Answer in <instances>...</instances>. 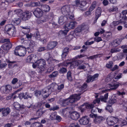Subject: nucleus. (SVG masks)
Listing matches in <instances>:
<instances>
[{
    "label": "nucleus",
    "mask_w": 127,
    "mask_h": 127,
    "mask_svg": "<svg viewBox=\"0 0 127 127\" xmlns=\"http://www.w3.org/2000/svg\"><path fill=\"white\" fill-rule=\"evenodd\" d=\"M31 56L33 67L35 68L38 67L40 68L41 70H44L46 64L45 61L43 59L37 60V57L35 55L32 54Z\"/></svg>",
    "instance_id": "f257e3e1"
},
{
    "label": "nucleus",
    "mask_w": 127,
    "mask_h": 127,
    "mask_svg": "<svg viewBox=\"0 0 127 127\" xmlns=\"http://www.w3.org/2000/svg\"><path fill=\"white\" fill-rule=\"evenodd\" d=\"M54 84H52L45 88L42 91L36 90L34 92L35 95L36 96L41 95L44 99L47 98L51 93L53 89Z\"/></svg>",
    "instance_id": "f03ea898"
},
{
    "label": "nucleus",
    "mask_w": 127,
    "mask_h": 127,
    "mask_svg": "<svg viewBox=\"0 0 127 127\" xmlns=\"http://www.w3.org/2000/svg\"><path fill=\"white\" fill-rule=\"evenodd\" d=\"M61 11L62 13L67 18L70 20H74V15L72 12H70V6L68 5L64 6L61 8Z\"/></svg>",
    "instance_id": "7ed1b4c3"
},
{
    "label": "nucleus",
    "mask_w": 127,
    "mask_h": 127,
    "mask_svg": "<svg viewBox=\"0 0 127 127\" xmlns=\"http://www.w3.org/2000/svg\"><path fill=\"white\" fill-rule=\"evenodd\" d=\"M76 25V23L75 21L71 22L66 24L64 27V30L60 31L59 32V34L60 35H66L69 30L71 29H74Z\"/></svg>",
    "instance_id": "20e7f679"
},
{
    "label": "nucleus",
    "mask_w": 127,
    "mask_h": 127,
    "mask_svg": "<svg viewBox=\"0 0 127 127\" xmlns=\"http://www.w3.org/2000/svg\"><path fill=\"white\" fill-rule=\"evenodd\" d=\"M26 53V48L22 46H19L16 47L14 51L15 54L20 56H24Z\"/></svg>",
    "instance_id": "39448f33"
},
{
    "label": "nucleus",
    "mask_w": 127,
    "mask_h": 127,
    "mask_svg": "<svg viewBox=\"0 0 127 127\" xmlns=\"http://www.w3.org/2000/svg\"><path fill=\"white\" fill-rule=\"evenodd\" d=\"M122 76L123 74L121 73H118L116 75V73H115L114 74L111 72L107 76L105 81L106 82H108L112 78H113L114 80L117 81L122 78Z\"/></svg>",
    "instance_id": "423d86ee"
},
{
    "label": "nucleus",
    "mask_w": 127,
    "mask_h": 127,
    "mask_svg": "<svg viewBox=\"0 0 127 127\" xmlns=\"http://www.w3.org/2000/svg\"><path fill=\"white\" fill-rule=\"evenodd\" d=\"M4 30L5 31L7 32L10 35H14L16 32V29L12 24H9L6 25Z\"/></svg>",
    "instance_id": "0eeeda50"
},
{
    "label": "nucleus",
    "mask_w": 127,
    "mask_h": 127,
    "mask_svg": "<svg viewBox=\"0 0 127 127\" xmlns=\"http://www.w3.org/2000/svg\"><path fill=\"white\" fill-rule=\"evenodd\" d=\"M82 93H80L78 94H75L70 96L68 98H67L69 104L71 103H74L75 101L79 100L81 98L80 95Z\"/></svg>",
    "instance_id": "6e6552de"
},
{
    "label": "nucleus",
    "mask_w": 127,
    "mask_h": 127,
    "mask_svg": "<svg viewBox=\"0 0 127 127\" xmlns=\"http://www.w3.org/2000/svg\"><path fill=\"white\" fill-rule=\"evenodd\" d=\"M118 121V119L117 117L109 116L107 119V124L109 126L114 125L116 124Z\"/></svg>",
    "instance_id": "1a4fd4ad"
},
{
    "label": "nucleus",
    "mask_w": 127,
    "mask_h": 127,
    "mask_svg": "<svg viewBox=\"0 0 127 127\" xmlns=\"http://www.w3.org/2000/svg\"><path fill=\"white\" fill-rule=\"evenodd\" d=\"M63 66H65L70 65V67L71 68L77 66L78 65L77 61H74L70 63L69 60H66L63 63Z\"/></svg>",
    "instance_id": "9d476101"
},
{
    "label": "nucleus",
    "mask_w": 127,
    "mask_h": 127,
    "mask_svg": "<svg viewBox=\"0 0 127 127\" xmlns=\"http://www.w3.org/2000/svg\"><path fill=\"white\" fill-rule=\"evenodd\" d=\"M108 93H106L104 95V96H101L99 98H96L95 100H94L93 103L94 104L96 103L99 104L100 102V100L102 102H106L108 98Z\"/></svg>",
    "instance_id": "9b49d317"
},
{
    "label": "nucleus",
    "mask_w": 127,
    "mask_h": 127,
    "mask_svg": "<svg viewBox=\"0 0 127 127\" xmlns=\"http://www.w3.org/2000/svg\"><path fill=\"white\" fill-rule=\"evenodd\" d=\"M94 105L93 104H90L87 103H84L80 106L79 109L81 112H83L86 108L92 109L94 107Z\"/></svg>",
    "instance_id": "f8f14e48"
},
{
    "label": "nucleus",
    "mask_w": 127,
    "mask_h": 127,
    "mask_svg": "<svg viewBox=\"0 0 127 127\" xmlns=\"http://www.w3.org/2000/svg\"><path fill=\"white\" fill-rule=\"evenodd\" d=\"M79 122L81 125H87L88 124L89 122V119L87 116H84L80 119L79 120Z\"/></svg>",
    "instance_id": "ddd939ff"
},
{
    "label": "nucleus",
    "mask_w": 127,
    "mask_h": 127,
    "mask_svg": "<svg viewBox=\"0 0 127 127\" xmlns=\"http://www.w3.org/2000/svg\"><path fill=\"white\" fill-rule=\"evenodd\" d=\"M32 15V14L30 12L26 11L22 13L21 17L23 20L26 21L31 18Z\"/></svg>",
    "instance_id": "4468645a"
},
{
    "label": "nucleus",
    "mask_w": 127,
    "mask_h": 127,
    "mask_svg": "<svg viewBox=\"0 0 127 127\" xmlns=\"http://www.w3.org/2000/svg\"><path fill=\"white\" fill-rule=\"evenodd\" d=\"M71 118L73 120H76L80 117L79 113L76 111L69 112Z\"/></svg>",
    "instance_id": "2eb2a0df"
},
{
    "label": "nucleus",
    "mask_w": 127,
    "mask_h": 127,
    "mask_svg": "<svg viewBox=\"0 0 127 127\" xmlns=\"http://www.w3.org/2000/svg\"><path fill=\"white\" fill-rule=\"evenodd\" d=\"M12 107L14 109L18 110H22L24 108V106L23 105H20L17 102H15L12 105Z\"/></svg>",
    "instance_id": "dca6fc26"
},
{
    "label": "nucleus",
    "mask_w": 127,
    "mask_h": 127,
    "mask_svg": "<svg viewBox=\"0 0 127 127\" xmlns=\"http://www.w3.org/2000/svg\"><path fill=\"white\" fill-rule=\"evenodd\" d=\"M33 13L36 17L39 18L42 17L43 15V13L40 9L37 8L33 12Z\"/></svg>",
    "instance_id": "f3484780"
},
{
    "label": "nucleus",
    "mask_w": 127,
    "mask_h": 127,
    "mask_svg": "<svg viewBox=\"0 0 127 127\" xmlns=\"http://www.w3.org/2000/svg\"><path fill=\"white\" fill-rule=\"evenodd\" d=\"M99 75L98 73H96L93 76L91 75L89 76L87 78L86 82L87 83L89 82H92L94 81L95 80L97 79Z\"/></svg>",
    "instance_id": "a211bd4d"
},
{
    "label": "nucleus",
    "mask_w": 127,
    "mask_h": 127,
    "mask_svg": "<svg viewBox=\"0 0 127 127\" xmlns=\"http://www.w3.org/2000/svg\"><path fill=\"white\" fill-rule=\"evenodd\" d=\"M18 96L20 99L23 98L25 99H27L29 98H31L32 97V96L29 95V93L27 92L25 93H21Z\"/></svg>",
    "instance_id": "6ab92c4d"
},
{
    "label": "nucleus",
    "mask_w": 127,
    "mask_h": 127,
    "mask_svg": "<svg viewBox=\"0 0 127 127\" xmlns=\"http://www.w3.org/2000/svg\"><path fill=\"white\" fill-rule=\"evenodd\" d=\"M66 20H70L67 18L66 16H62L60 17L58 19V23L61 25L63 24L64 22H65Z\"/></svg>",
    "instance_id": "aec40b11"
},
{
    "label": "nucleus",
    "mask_w": 127,
    "mask_h": 127,
    "mask_svg": "<svg viewBox=\"0 0 127 127\" xmlns=\"http://www.w3.org/2000/svg\"><path fill=\"white\" fill-rule=\"evenodd\" d=\"M120 85V84L119 83L117 82L114 84H109L108 85V87L111 90H115L117 89Z\"/></svg>",
    "instance_id": "412c9836"
},
{
    "label": "nucleus",
    "mask_w": 127,
    "mask_h": 127,
    "mask_svg": "<svg viewBox=\"0 0 127 127\" xmlns=\"http://www.w3.org/2000/svg\"><path fill=\"white\" fill-rule=\"evenodd\" d=\"M103 118L101 116H98L97 115L94 120V122L95 124H99L103 120Z\"/></svg>",
    "instance_id": "4be33fe9"
},
{
    "label": "nucleus",
    "mask_w": 127,
    "mask_h": 127,
    "mask_svg": "<svg viewBox=\"0 0 127 127\" xmlns=\"http://www.w3.org/2000/svg\"><path fill=\"white\" fill-rule=\"evenodd\" d=\"M12 90V87L9 85H7L5 86L3 89V92L4 93L7 94L9 93Z\"/></svg>",
    "instance_id": "5701e85b"
},
{
    "label": "nucleus",
    "mask_w": 127,
    "mask_h": 127,
    "mask_svg": "<svg viewBox=\"0 0 127 127\" xmlns=\"http://www.w3.org/2000/svg\"><path fill=\"white\" fill-rule=\"evenodd\" d=\"M57 45V43L55 41L50 42L48 44L47 48L49 49H52L54 48Z\"/></svg>",
    "instance_id": "b1692460"
},
{
    "label": "nucleus",
    "mask_w": 127,
    "mask_h": 127,
    "mask_svg": "<svg viewBox=\"0 0 127 127\" xmlns=\"http://www.w3.org/2000/svg\"><path fill=\"white\" fill-rule=\"evenodd\" d=\"M122 23V21L121 20H120L118 21H113L110 24V26L111 28H113Z\"/></svg>",
    "instance_id": "393cba45"
},
{
    "label": "nucleus",
    "mask_w": 127,
    "mask_h": 127,
    "mask_svg": "<svg viewBox=\"0 0 127 127\" xmlns=\"http://www.w3.org/2000/svg\"><path fill=\"white\" fill-rule=\"evenodd\" d=\"M60 103L63 106L69 105V102L67 99L65 100L64 99H61L60 100Z\"/></svg>",
    "instance_id": "a878e982"
},
{
    "label": "nucleus",
    "mask_w": 127,
    "mask_h": 127,
    "mask_svg": "<svg viewBox=\"0 0 127 127\" xmlns=\"http://www.w3.org/2000/svg\"><path fill=\"white\" fill-rule=\"evenodd\" d=\"M21 22V20L19 18H16L12 20L11 23L12 24L16 25L19 24Z\"/></svg>",
    "instance_id": "bb28decb"
},
{
    "label": "nucleus",
    "mask_w": 127,
    "mask_h": 127,
    "mask_svg": "<svg viewBox=\"0 0 127 127\" xmlns=\"http://www.w3.org/2000/svg\"><path fill=\"white\" fill-rule=\"evenodd\" d=\"M22 28V32L25 34L28 33L30 31L29 26L21 27Z\"/></svg>",
    "instance_id": "cd10ccee"
},
{
    "label": "nucleus",
    "mask_w": 127,
    "mask_h": 127,
    "mask_svg": "<svg viewBox=\"0 0 127 127\" xmlns=\"http://www.w3.org/2000/svg\"><path fill=\"white\" fill-rule=\"evenodd\" d=\"M11 47V45L10 43L9 44H5L3 45L2 47L3 49L6 51H7Z\"/></svg>",
    "instance_id": "c85d7f7f"
},
{
    "label": "nucleus",
    "mask_w": 127,
    "mask_h": 127,
    "mask_svg": "<svg viewBox=\"0 0 127 127\" xmlns=\"http://www.w3.org/2000/svg\"><path fill=\"white\" fill-rule=\"evenodd\" d=\"M6 62L8 63V67L10 68H12L14 67L16 65L15 64V62H11L8 59H6Z\"/></svg>",
    "instance_id": "c756f323"
},
{
    "label": "nucleus",
    "mask_w": 127,
    "mask_h": 127,
    "mask_svg": "<svg viewBox=\"0 0 127 127\" xmlns=\"http://www.w3.org/2000/svg\"><path fill=\"white\" fill-rule=\"evenodd\" d=\"M83 28L82 26H79L75 30L74 33L77 36H79V33L81 32Z\"/></svg>",
    "instance_id": "7c9ffc66"
},
{
    "label": "nucleus",
    "mask_w": 127,
    "mask_h": 127,
    "mask_svg": "<svg viewBox=\"0 0 127 127\" xmlns=\"http://www.w3.org/2000/svg\"><path fill=\"white\" fill-rule=\"evenodd\" d=\"M2 108L3 109L2 110L3 115L4 116H6L10 112V109L8 107L6 109L5 108Z\"/></svg>",
    "instance_id": "2f4dec72"
},
{
    "label": "nucleus",
    "mask_w": 127,
    "mask_h": 127,
    "mask_svg": "<svg viewBox=\"0 0 127 127\" xmlns=\"http://www.w3.org/2000/svg\"><path fill=\"white\" fill-rule=\"evenodd\" d=\"M101 11V8L100 7H98L96 9L95 12V16L97 19L100 16Z\"/></svg>",
    "instance_id": "473e14b6"
},
{
    "label": "nucleus",
    "mask_w": 127,
    "mask_h": 127,
    "mask_svg": "<svg viewBox=\"0 0 127 127\" xmlns=\"http://www.w3.org/2000/svg\"><path fill=\"white\" fill-rule=\"evenodd\" d=\"M42 10L45 12L49 11L50 9V7L48 5H45L42 6L41 7Z\"/></svg>",
    "instance_id": "72a5a7b5"
},
{
    "label": "nucleus",
    "mask_w": 127,
    "mask_h": 127,
    "mask_svg": "<svg viewBox=\"0 0 127 127\" xmlns=\"http://www.w3.org/2000/svg\"><path fill=\"white\" fill-rule=\"evenodd\" d=\"M36 114L37 116H38V117L32 118L30 120V121L32 120H36L38 118L40 117L42 115L41 111V109H38V110Z\"/></svg>",
    "instance_id": "f704fd0d"
},
{
    "label": "nucleus",
    "mask_w": 127,
    "mask_h": 127,
    "mask_svg": "<svg viewBox=\"0 0 127 127\" xmlns=\"http://www.w3.org/2000/svg\"><path fill=\"white\" fill-rule=\"evenodd\" d=\"M118 10V7L115 6H112L108 10L110 12H117Z\"/></svg>",
    "instance_id": "c9c22d12"
},
{
    "label": "nucleus",
    "mask_w": 127,
    "mask_h": 127,
    "mask_svg": "<svg viewBox=\"0 0 127 127\" xmlns=\"http://www.w3.org/2000/svg\"><path fill=\"white\" fill-rule=\"evenodd\" d=\"M57 114V113L55 112L51 113L50 116V119L51 120H55Z\"/></svg>",
    "instance_id": "e433bc0d"
},
{
    "label": "nucleus",
    "mask_w": 127,
    "mask_h": 127,
    "mask_svg": "<svg viewBox=\"0 0 127 127\" xmlns=\"http://www.w3.org/2000/svg\"><path fill=\"white\" fill-rule=\"evenodd\" d=\"M122 13L123 15L122 17V19L125 20H127V17L126 16V15L127 14V10H123L122 12Z\"/></svg>",
    "instance_id": "4c0bfd02"
},
{
    "label": "nucleus",
    "mask_w": 127,
    "mask_h": 127,
    "mask_svg": "<svg viewBox=\"0 0 127 127\" xmlns=\"http://www.w3.org/2000/svg\"><path fill=\"white\" fill-rule=\"evenodd\" d=\"M113 64L112 61H110L106 65V67L108 68H111L113 66Z\"/></svg>",
    "instance_id": "58836bf2"
},
{
    "label": "nucleus",
    "mask_w": 127,
    "mask_h": 127,
    "mask_svg": "<svg viewBox=\"0 0 127 127\" xmlns=\"http://www.w3.org/2000/svg\"><path fill=\"white\" fill-rule=\"evenodd\" d=\"M69 112H70L69 111L68 109L67 108L63 110L62 113L64 116H65L68 113H69Z\"/></svg>",
    "instance_id": "ea45409f"
},
{
    "label": "nucleus",
    "mask_w": 127,
    "mask_h": 127,
    "mask_svg": "<svg viewBox=\"0 0 127 127\" xmlns=\"http://www.w3.org/2000/svg\"><path fill=\"white\" fill-rule=\"evenodd\" d=\"M42 126L40 124L35 123L31 125V127H42Z\"/></svg>",
    "instance_id": "a19ab883"
},
{
    "label": "nucleus",
    "mask_w": 127,
    "mask_h": 127,
    "mask_svg": "<svg viewBox=\"0 0 127 127\" xmlns=\"http://www.w3.org/2000/svg\"><path fill=\"white\" fill-rule=\"evenodd\" d=\"M121 49L119 48H114L112 49H111L110 52L112 53H116L118 52H120L121 51Z\"/></svg>",
    "instance_id": "79ce46f5"
},
{
    "label": "nucleus",
    "mask_w": 127,
    "mask_h": 127,
    "mask_svg": "<svg viewBox=\"0 0 127 127\" xmlns=\"http://www.w3.org/2000/svg\"><path fill=\"white\" fill-rule=\"evenodd\" d=\"M120 41L119 40H115L113 44V45L114 47H116L120 44Z\"/></svg>",
    "instance_id": "37998d69"
},
{
    "label": "nucleus",
    "mask_w": 127,
    "mask_h": 127,
    "mask_svg": "<svg viewBox=\"0 0 127 127\" xmlns=\"http://www.w3.org/2000/svg\"><path fill=\"white\" fill-rule=\"evenodd\" d=\"M125 56V55L124 53H120L118 54L117 57L119 59H122L124 58Z\"/></svg>",
    "instance_id": "c03bdc74"
},
{
    "label": "nucleus",
    "mask_w": 127,
    "mask_h": 127,
    "mask_svg": "<svg viewBox=\"0 0 127 127\" xmlns=\"http://www.w3.org/2000/svg\"><path fill=\"white\" fill-rule=\"evenodd\" d=\"M117 100L115 98H113L112 99H110L108 102L109 104L112 105L114 103L116 102Z\"/></svg>",
    "instance_id": "a18cd8bd"
},
{
    "label": "nucleus",
    "mask_w": 127,
    "mask_h": 127,
    "mask_svg": "<svg viewBox=\"0 0 127 127\" xmlns=\"http://www.w3.org/2000/svg\"><path fill=\"white\" fill-rule=\"evenodd\" d=\"M111 105H110L109 104L107 105L106 107V110H108L109 112L110 113H111L113 111V109Z\"/></svg>",
    "instance_id": "49530a36"
},
{
    "label": "nucleus",
    "mask_w": 127,
    "mask_h": 127,
    "mask_svg": "<svg viewBox=\"0 0 127 127\" xmlns=\"http://www.w3.org/2000/svg\"><path fill=\"white\" fill-rule=\"evenodd\" d=\"M58 74L57 71H55L52 73V74L49 75V76L50 78H53L56 76Z\"/></svg>",
    "instance_id": "de8ad7c7"
},
{
    "label": "nucleus",
    "mask_w": 127,
    "mask_h": 127,
    "mask_svg": "<svg viewBox=\"0 0 127 127\" xmlns=\"http://www.w3.org/2000/svg\"><path fill=\"white\" fill-rule=\"evenodd\" d=\"M75 3V5L81 7V0H76L74 1Z\"/></svg>",
    "instance_id": "09e8293b"
},
{
    "label": "nucleus",
    "mask_w": 127,
    "mask_h": 127,
    "mask_svg": "<svg viewBox=\"0 0 127 127\" xmlns=\"http://www.w3.org/2000/svg\"><path fill=\"white\" fill-rule=\"evenodd\" d=\"M32 58L31 55L28 56L26 60V62L28 63H32Z\"/></svg>",
    "instance_id": "8fccbe9b"
},
{
    "label": "nucleus",
    "mask_w": 127,
    "mask_h": 127,
    "mask_svg": "<svg viewBox=\"0 0 127 127\" xmlns=\"http://www.w3.org/2000/svg\"><path fill=\"white\" fill-rule=\"evenodd\" d=\"M34 36L36 39L38 40H40V35H39V33L38 32H35L34 34Z\"/></svg>",
    "instance_id": "3c124183"
},
{
    "label": "nucleus",
    "mask_w": 127,
    "mask_h": 127,
    "mask_svg": "<svg viewBox=\"0 0 127 127\" xmlns=\"http://www.w3.org/2000/svg\"><path fill=\"white\" fill-rule=\"evenodd\" d=\"M120 123V126L122 127L127 124V122L125 120H123L121 123L119 122Z\"/></svg>",
    "instance_id": "603ef678"
},
{
    "label": "nucleus",
    "mask_w": 127,
    "mask_h": 127,
    "mask_svg": "<svg viewBox=\"0 0 127 127\" xmlns=\"http://www.w3.org/2000/svg\"><path fill=\"white\" fill-rule=\"evenodd\" d=\"M121 48L123 49V51L124 53H127V46L123 45L121 46Z\"/></svg>",
    "instance_id": "864d4df0"
},
{
    "label": "nucleus",
    "mask_w": 127,
    "mask_h": 127,
    "mask_svg": "<svg viewBox=\"0 0 127 127\" xmlns=\"http://www.w3.org/2000/svg\"><path fill=\"white\" fill-rule=\"evenodd\" d=\"M87 2L85 0H81V7L82 8L84 7L87 4Z\"/></svg>",
    "instance_id": "5fc2aeb1"
},
{
    "label": "nucleus",
    "mask_w": 127,
    "mask_h": 127,
    "mask_svg": "<svg viewBox=\"0 0 127 127\" xmlns=\"http://www.w3.org/2000/svg\"><path fill=\"white\" fill-rule=\"evenodd\" d=\"M59 107L57 105L55 106H54L53 107H51L49 109L50 110H53L54 111L55 110H57L59 109Z\"/></svg>",
    "instance_id": "6e6d98bb"
},
{
    "label": "nucleus",
    "mask_w": 127,
    "mask_h": 127,
    "mask_svg": "<svg viewBox=\"0 0 127 127\" xmlns=\"http://www.w3.org/2000/svg\"><path fill=\"white\" fill-rule=\"evenodd\" d=\"M67 77L68 80H71L72 79L71 72L69 71L68 72L67 74Z\"/></svg>",
    "instance_id": "4d7b16f0"
},
{
    "label": "nucleus",
    "mask_w": 127,
    "mask_h": 127,
    "mask_svg": "<svg viewBox=\"0 0 127 127\" xmlns=\"http://www.w3.org/2000/svg\"><path fill=\"white\" fill-rule=\"evenodd\" d=\"M14 14H18L22 12V10L20 9H17L14 11Z\"/></svg>",
    "instance_id": "13d9d810"
},
{
    "label": "nucleus",
    "mask_w": 127,
    "mask_h": 127,
    "mask_svg": "<svg viewBox=\"0 0 127 127\" xmlns=\"http://www.w3.org/2000/svg\"><path fill=\"white\" fill-rule=\"evenodd\" d=\"M94 42V41H92L90 42L89 40H88L85 42V44L86 45H90L93 44Z\"/></svg>",
    "instance_id": "bf43d9fd"
},
{
    "label": "nucleus",
    "mask_w": 127,
    "mask_h": 127,
    "mask_svg": "<svg viewBox=\"0 0 127 127\" xmlns=\"http://www.w3.org/2000/svg\"><path fill=\"white\" fill-rule=\"evenodd\" d=\"M87 85L86 83H84L83 86H82L81 88H80V91H79L80 92H81V90L83 91L87 87Z\"/></svg>",
    "instance_id": "052dcab7"
},
{
    "label": "nucleus",
    "mask_w": 127,
    "mask_h": 127,
    "mask_svg": "<svg viewBox=\"0 0 127 127\" xmlns=\"http://www.w3.org/2000/svg\"><path fill=\"white\" fill-rule=\"evenodd\" d=\"M39 21L40 23H43L46 21V19L44 17H41V18H40L39 20Z\"/></svg>",
    "instance_id": "680f3d73"
},
{
    "label": "nucleus",
    "mask_w": 127,
    "mask_h": 127,
    "mask_svg": "<svg viewBox=\"0 0 127 127\" xmlns=\"http://www.w3.org/2000/svg\"><path fill=\"white\" fill-rule=\"evenodd\" d=\"M86 56H85L84 54L78 55L76 56L75 57V59H78V58L80 59L83 57Z\"/></svg>",
    "instance_id": "e2e57ef3"
},
{
    "label": "nucleus",
    "mask_w": 127,
    "mask_h": 127,
    "mask_svg": "<svg viewBox=\"0 0 127 127\" xmlns=\"http://www.w3.org/2000/svg\"><path fill=\"white\" fill-rule=\"evenodd\" d=\"M102 40L100 37H96L94 38V41L97 42H99Z\"/></svg>",
    "instance_id": "0e129e2a"
},
{
    "label": "nucleus",
    "mask_w": 127,
    "mask_h": 127,
    "mask_svg": "<svg viewBox=\"0 0 127 127\" xmlns=\"http://www.w3.org/2000/svg\"><path fill=\"white\" fill-rule=\"evenodd\" d=\"M66 71L67 70L65 68L63 67L61 69L60 72V73H64L66 72Z\"/></svg>",
    "instance_id": "69168bd1"
},
{
    "label": "nucleus",
    "mask_w": 127,
    "mask_h": 127,
    "mask_svg": "<svg viewBox=\"0 0 127 127\" xmlns=\"http://www.w3.org/2000/svg\"><path fill=\"white\" fill-rule=\"evenodd\" d=\"M64 87V85L63 84H61L60 85L58 86V90L59 91H61Z\"/></svg>",
    "instance_id": "338daca9"
},
{
    "label": "nucleus",
    "mask_w": 127,
    "mask_h": 127,
    "mask_svg": "<svg viewBox=\"0 0 127 127\" xmlns=\"http://www.w3.org/2000/svg\"><path fill=\"white\" fill-rule=\"evenodd\" d=\"M25 34H26V37L29 39H31L32 36V34L31 33H27Z\"/></svg>",
    "instance_id": "774afa93"
}]
</instances>
